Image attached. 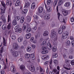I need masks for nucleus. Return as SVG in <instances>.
Returning <instances> with one entry per match:
<instances>
[{
	"label": "nucleus",
	"instance_id": "obj_1",
	"mask_svg": "<svg viewBox=\"0 0 74 74\" xmlns=\"http://www.w3.org/2000/svg\"><path fill=\"white\" fill-rule=\"evenodd\" d=\"M1 12L0 13L1 14V19H2V21L3 23H5L6 22V20L5 18V17H4V13L5 12V8H4L3 9V8H1Z\"/></svg>",
	"mask_w": 74,
	"mask_h": 74
},
{
	"label": "nucleus",
	"instance_id": "obj_2",
	"mask_svg": "<svg viewBox=\"0 0 74 74\" xmlns=\"http://www.w3.org/2000/svg\"><path fill=\"white\" fill-rule=\"evenodd\" d=\"M10 51L14 57H16L18 56V52L17 51H14L13 49H11Z\"/></svg>",
	"mask_w": 74,
	"mask_h": 74
},
{
	"label": "nucleus",
	"instance_id": "obj_3",
	"mask_svg": "<svg viewBox=\"0 0 74 74\" xmlns=\"http://www.w3.org/2000/svg\"><path fill=\"white\" fill-rule=\"evenodd\" d=\"M56 32L55 31H53L51 32V38H56Z\"/></svg>",
	"mask_w": 74,
	"mask_h": 74
},
{
	"label": "nucleus",
	"instance_id": "obj_4",
	"mask_svg": "<svg viewBox=\"0 0 74 74\" xmlns=\"http://www.w3.org/2000/svg\"><path fill=\"white\" fill-rule=\"evenodd\" d=\"M67 36H68V34L67 33V32H64L62 34V38L63 39H66L67 37Z\"/></svg>",
	"mask_w": 74,
	"mask_h": 74
},
{
	"label": "nucleus",
	"instance_id": "obj_5",
	"mask_svg": "<svg viewBox=\"0 0 74 74\" xmlns=\"http://www.w3.org/2000/svg\"><path fill=\"white\" fill-rule=\"evenodd\" d=\"M62 14L64 16H66L68 15V12H67V11L66 10L64 9H62Z\"/></svg>",
	"mask_w": 74,
	"mask_h": 74
},
{
	"label": "nucleus",
	"instance_id": "obj_6",
	"mask_svg": "<svg viewBox=\"0 0 74 74\" xmlns=\"http://www.w3.org/2000/svg\"><path fill=\"white\" fill-rule=\"evenodd\" d=\"M29 69L30 71H32V72L34 71V70H35V68H34V66H33V65H30L29 67Z\"/></svg>",
	"mask_w": 74,
	"mask_h": 74
},
{
	"label": "nucleus",
	"instance_id": "obj_7",
	"mask_svg": "<svg viewBox=\"0 0 74 74\" xmlns=\"http://www.w3.org/2000/svg\"><path fill=\"white\" fill-rule=\"evenodd\" d=\"M50 18V14H47L45 15L44 17L45 20L47 21V19H49Z\"/></svg>",
	"mask_w": 74,
	"mask_h": 74
},
{
	"label": "nucleus",
	"instance_id": "obj_8",
	"mask_svg": "<svg viewBox=\"0 0 74 74\" xmlns=\"http://www.w3.org/2000/svg\"><path fill=\"white\" fill-rule=\"evenodd\" d=\"M49 58V56L48 55H47V56L45 55V56H42V59L43 60H47V59H48Z\"/></svg>",
	"mask_w": 74,
	"mask_h": 74
},
{
	"label": "nucleus",
	"instance_id": "obj_9",
	"mask_svg": "<svg viewBox=\"0 0 74 74\" xmlns=\"http://www.w3.org/2000/svg\"><path fill=\"white\" fill-rule=\"evenodd\" d=\"M23 37L20 36L19 37L18 39V41L19 42H22V40H23Z\"/></svg>",
	"mask_w": 74,
	"mask_h": 74
},
{
	"label": "nucleus",
	"instance_id": "obj_10",
	"mask_svg": "<svg viewBox=\"0 0 74 74\" xmlns=\"http://www.w3.org/2000/svg\"><path fill=\"white\" fill-rule=\"evenodd\" d=\"M43 11V8L42 7H40L38 8V12L39 13H41Z\"/></svg>",
	"mask_w": 74,
	"mask_h": 74
},
{
	"label": "nucleus",
	"instance_id": "obj_11",
	"mask_svg": "<svg viewBox=\"0 0 74 74\" xmlns=\"http://www.w3.org/2000/svg\"><path fill=\"white\" fill-rule=\"evenodd\" d=\"M31 36H32L31 34L29 33L27 34L26 36V38L27 39H29V38H30L31 37Z\"/></svg>",
	"mask_w": 74,
	"mask_h": 74
},
{
	"label": "nucleus",
	"instance_id": "obj_12",
	"mask_svg": "<svg viewBox=\"0 0 74 74\" xmlns=\"http://www.w3.org/2000/svg\"><path fill=\"white\" fill-rule=\"evenodd\" d=\"M69 5H70V3L69 2H66L64 5V6L66 7H69Z\"/></svg>",
	"mask_w": 74,
	"mask_h": 74
},
{
	"label": "nucleus",
	"instance_id": "obj_13",
	"mask_svg": "<svg viewBox=\"0 0 74 74\" xmlns=\"http://www.w3.org/2000/svg\"><path fill=\"white\" fill-rule=\"evenodd\" d=\"M21 5V1L19 0L17 1L15 3V5L16 6H19Z\"/></svg>",
	"mask_w": 74,
	"mask_h": 74
},
{
	"label": "nucleus",
	"instance_id": "obj_14",
	"mask_svg": "<svg viewBox=\"0 0 74 74\" xmlns=\"http://www.w3.org/2000/svg\"><path fill=\"white\" fill-rule=\"evenodd\" d=\"M47 47L48 49H51V47H52L51 46V44L50 43H47Z\"/></svg>",
	"mask_w": 74,
	"mask_h": 74
},
{
	"label": "nucleus",
	"instance_id": "obj_15",
	"mask_svg": "<svg viewBox=\"0 0 74 74\" xmlns=\"http://www.w3.org/2000/svg\"><path fill=\"white\" fill-rule=\"evenodd\" d=\"M37 28L36 26H35L34 28H32V32L34 33L36 31V30H37Z\"/></svg>",
	"mask_w": 74,
	"mask_h": 74
},
{
	"label": "nucleus",
	"instance_id": "obj_16",
	"mask_svg": "<svg viewBox=\"0 0 74 74\" xmlns=\"http://www.w3.org/2000/svg\"><path fill=\"white\" fill-rule=\"evenodd\" d=\"M40 73L41 74H44V72H45V71L44 70H43L42 68H41V66H40Z\"/></svg>",
	"mask_w": 74,
	"mask_h": 74
},
{
	"label": "nucleus",
	"instance_id": "obj_17",
	"mask_svg": "<svg viewBox=\"0 0 74 74\" xmlns=\"http://www.w3.org/2000/svg\"><path fill=\"white\" fill-rule=\"evenodd\" d=\"M30 5V3L29 2H27L25 4V7L27 8Z\"/></svg>",
	"mask_w": 74,
	"mask_h": 74
},
{
	"label": "nucleus",
	"instance_id": "obj_18",
	"mask_svg": "<svg viewBox=\"0 0 74 74\" xmlns=\"http://www.w3.org/2000/svg\"><path fill=\"white\" fill-rule=\"evenodd\" d=\"M7 28L8 30H10L11 28V23H10L8 24L7 26Z\"/></svg>",
	"mask_w": 74,
	"mask_h": 74
},
{
	"label": "nucleus",
	"instance_id": "obj_19",
	"mask_svg": "<svg viewBox=\"0 0 74 74\" xmlns=\"http://www.w3.org/2000/svg\"><path fill=\"white\" fill-rule=\"evenodd\" d=\"M11 70L13 73H15L16 72V71L14 69V68L12 66L11 67Z\"/></svg>",
	"mask_w": 74,
	"mask_h": 74
},
{
	"label": "nucleus",
	"instance_id": "obj_20",
	"mask_svg": "<svg viewBox=\"0 0 74 74\" xmlns=\"http://www.w3.org/2000/svg\"><path fill=\"white\" fill-rule=\"evenodd\" d=\"M43 35L44 36H48V32L47 31H45L44 32Z\"/></svg>",
	"mask_w": 74,
	"mask_h": 74
},
{
	"label": "nucleus",
	"instance_id": "obj_21",
	"mask_svg": "<svg viewBox=\"0 0 74 74\" xmlns=\"http://www.w3.org/2000/svg\"><path fill=\"white\" fill-rule=\"evenodd\" d=\"M64 0H59L58 2V5H60L62 4V3L63 2Z\"/></svg>",
	"mask_w": 74,
	"mask_h": 74
},
{
	"label": "nucleus",
	"instance_id": "obj_22",
	"mask_svg": "<svg viewBox=\"0 0 74 74\" xmlns=\"http://www.w3.org/2000/svg\"><path fill=\"white\" fill-rule=\"evenodd\" d=\"M25 21V18L24 17H22L21 19L20 22L21 23H23L24 22V21Z\"/></svg>",
	"mask_w": 74,
	"mask_h": 74
},
{
	"label": "nucleus",
	"instance_id": "obj_23",
	"mask_svg": "<svg viewBox=\"0 0 74 74\" xmlns=\"http://www.w3.org/2000/svg\"><path fill=\"white\" fill-rule=\"evenodd\" d=\"M20 69H21L22 70H24L25 69V66L24 65H22L20 66Z\"/></svg>",
	"mask_w": 74,
	"mask_h": 74
},
{
	"label": "nucleus",
	"instance_id": "obj_24",
	"mask_svg": "<svg viewBox=\"0 0 74 74\" xmlns=\"http://www.w3.org/2000/svg\"><path fill=\"white\" fill-rule=\"evenodd\" d=\"M27 12V10L26 9L25 10H22V13L23 14H26Z\"/></svg>",
	"mask_w": 74,
	"mask_h": 74
},
{
	"label": "nucleus",
	"instance_id": "obj_25",
	"mask_svg": "<svg viewBox=\"0 0 74 74\" xmlns=\"http://www.w3.org/2000/svg\"><path fill=\"white\" fill-rule=\"evenodd\" d=\"M47 43L46 41H44L42 43L41 45L42 47H43V46H45V45H47Z\"/></svg>",
	"mask_w": 74,
	"mask_h": 74
},
{
	"label": "nucleus",
	"instance_id": "obj_26",
	"mask_svg": "<svg viewBox=\"0 0 74 74\" xmlns=\"http://www.w3.org/2000/svg\"><path fill=\"white\" fill-rule=\"evenodd\" d=\"M35 7V3H33L31 5V9H34Z\"/></svg>",
	"mask_w": 74,
	"mask_h": 74
},
{
	"label": "nucleus",
	"instance_id": "obj_27",
	"mask_svg": "<svg viewBox=\"0 0 74 74\" xmlns=\"http://www.w3.org/2000/svg\"><path fill=\"white\" fill-rule=\"evenodd\" d=\"M18 44L17 43H15V45L14 47V48L15 49H18Z\"/></svg>",
	"mask_w": 74,
	"mask_h": 74
},
{
	"label": "nucleus",
	"instance_id": "obj_28",
	"mask_svg": "<svg viewBox=\"0 0 74 74\" xmlns=\"http://www.w3.org/2000/svg\"><path fill=\"white\" fill-rule=\"evenodd\" d=\"M31 58H32V60H34V59H35V56H34V54H32L31 55Z\"/></svg>",
	"mask_w": 74,
	"mask_h": 74
},
{
	"label": "nucleus",
	"instance_id": "obj_29",
	"mask_svg": "<svg viewBox=\"0 0 74 74\" xmlns=\"http://www.w3.org/2000/svg\"><path fill=\"white\" fill-rule=\"evenodd\" d=\"M53 52H56L57 51V48L56 46H54L53 47Z\"/></svg>",
	"mask_w": 74,
	"mask_h": 74
},
{
	"label": "nucleus",
	"instance_id": "obj_30",
	"mask_svg": "<svg viewBox=\"0 0 74 74\" xmlns=\"http://www.w3.org/2000/svg\"><path fill=\"white\" fill-rule=\"evenodd\" d=\"M1 4H2L3 6L4 7V8H3V9H4V8H5V3H4V1H1Z\"/></svg>",
	"mask_w": 74,
	"mask_h": 74
},
{
	"label": "nucleus",
	"instance_id": "obj_31",
	"mask_svg": "<svg viewBox=\"0 0 74 74\" xmlns=\"http://www.w3.org/2000/svg\"><path fill=\"white\" fill-rule=\"evenodd\" d=\"M58 33L60 34H61L62 33V29L59 28L58 30Z\"/></svg>",
	"mask_w": 74,
	"mask_h": 74
},
{
	"label": "nucleus",
	"instance_id": "obj_32",
	"mask_svg": "<svg viewBox=\"0 0 74 74\" xmlns=\"http://www.w3.org/2000/svg\"><path fill=\"white\" fill-rule=\"evenodd\" d=\"M31 49H32V48L30 47H28L27 48V51L28 52H30L31 51Z\"/></svg>",
	"mask_w": 74,
	"mask_h": 74
},
{
	"label": "nucleus",
	"instance_id": "obj_33",
	"mask_svg": "<svg viewBox=\"0 0 74 74\" xmlns=\"http://www.w3.org/2000/svg\"><path fill=\"white\" fill-rule=\"evenodd\" d=\"M40 36V33H38L35 36V38L37 39L38 37H39Z\"/></svg>",
	"mask_w": 74,
	"mask_h": 74
},
{
	"label": "nucleus",
	"instance_id": "obj_34",
	"mask_svg": "<svg viewBox=\"0 0 74 74\" xmlns=\"http://www.w3.org/2000/svg\"><path fill=\"white\" fill-rule=\"evenodd\" d=\"M27 21L28 22H30V21H31V18H30V16H28L27 17Z\"/></svg>",
	"mask_w": 74,
	"mask_h": 74
},
{
	"label": "nucleus",
	"instance_id": "obj_35",
	"mask_svg": "<svg viewBox=\"0 0 74 74\" xmlns=\"http://www.w3.org/2000/svg\"><path fill=\"white\" fill-rule=\"evenodd\" d=\"M13 25H14V26L16 25V20H14L12 22Z\"/></svg>",
	"mask_w": 74,
	"mask_h": 74
},
{
	"label": "nucleus",
	"instance_id": "obj_36",
	"mask_svg": "<svg viewBox=\"0 0 74 74\" xmlns=\"http://www.w3.org/2000/svg\"><path fill=\"white\" fill-rule=\"evenodd\" d=\"M2 28L3 30H5L6 28H7V27L5 25H3L2 26Z\"/></svg>",
	"mask_w": 74,
	"mask_h": 74
},
{
	"label": "nucleus",
	"instance_id": "obj_37",
	"mask_svg": "<svg viewBox=\"0 0 74 74\" xmlns=\"http://www.w3.org/2000/svg\"><path fill=\"white\" fill-rule=\"evenodd\" d=\"M15 19L16 20V21H19V19L21 18L20 16H17L15 18Z\"/></svg>",
	"mask_w": 74,
	"mask_h": 74
},
{
	"label": "nucleus",
	"instance_id": "obj_38",
	"mask_svg": "<svg viewBox=\"0 0 74 74\" xmlns=\"http://www.w3.org/2000/svg\"><path fill=\"white\" fill-rule=\"evenodd\" d=\"M65 69L66 70H71V66H68L67 67H65Z\"/></svg>",
	"mask_w": 74,
	"mask_h": 74
},
{
	"label": "nucleus",
	"instance_id": "obj_39",
	"mask_svg": "<svg viewBox=\"0 0 74 74\" xmlns=\"http://www.w3.org/2000/svg\"><path fill=\"white\" fill-rule=\"evenodd\" d=\"M25 57L26 58H29L30 57V54H26L25 55Z\"/></svg>",
	"mask_w": 74,
	"mask_h": 74
},
{
	"label": "nucleus",
	"instance_id": "obj_40",
	"mask_svg": "<svg viewBox=\"0 0 74 74\" xmlns=\"http://www.w3.org/2000/svg\"><path fill=\"white\" fill-rule=\"evenodd\" d=\"M47 11H49V12H50V11H51V7H47Z\"/></svg>",
	"mask_w": 74,
	"mask_h": 74
},
{
	"label": "nucleus",
	"instance_id": "obj_41",
	"mask_svg": "<svg viewBox=\"0 0 74 74\" xmlns=\"http://www.w3.org/2000/svg\"><path fill=\"white\" fill-rule=\"evenodd\" d=\"M27 33H29L31 32V28H27Z\"/></svg>",
	"mask_w": 74,
	"mask_h": 74
},
{
	"label": "nucleus",
	"instance_id": "obj_42",
	"mask_svg": "<svg viewBox=\"0 0 74 74\" xmlns=\"http://www.w3.org/2000/svg\"><path fill=\"white\" fill-rule=\"evenodd\" d=\"M51 3V0H47V5H49Z\"/></svg>",
	"mask_w": 74,
	"mask_h": 74
},
{
	"label": "nucleus",
	"instance_id": "obj_43",
	"mask_svg": "<svg viewBox=\"0 0 74 74\" xmlns=\"http://www.w3.org/2000/svg\"><path fill=\"white\" fill-rule=\"evenodd\" d=\"M27 43V42L26 40H25L23 42V44L25 46H26Z\"/></svg>",
	"mask_w": 74,
	"mask_h": 74
},
{
	"label": "nucleus",
	"instance_id": "obj_44",
	"mask_svg": "<svg viewBox=\"0 0 74 74\" xmlns=\"http://www.w3.org/2000/svg\"><path fill=\"white\" fill-rule=\"evenodd\" d=\"M11 38L12 40H15V38H16V37L14 35H13L11 37Z\"/></svg>",
	"mask_w": 74,
	"mask_h": 74
},
{
	"label": "nucleus",
	"instance_id": "obj_45",
	"mask_svg": "<svg viewBox=\"0 0 74 74\" xmlns=\"http://www.w3.org/2000/svg\"><path fill=\"white\" fill-rule=\"evenodd\" d=\"M10 0H7L6 1V4L8 6L9 5V4H10Z\"/></svg>",
	"mask_w": 74,
	"mask_h": 74
},
{
	"label": "nucleus",
	"instance_id": "obj_46",
	"mask_svg": "<svg viewBox=\"0 0 74 74\" xmlns=\"http://www.w3.org/2000/svg\"><path fill=\"white\" fill-rule=\"evenodd\" d=\"M26 29V26L25 25H24L23 27V30H25Z\"/></svg>",
	"mask_w": 74,
	"mask_h": 74
},
{
	"label": "nucleus",
	"instance_id": "obj_47",
	"mask_svg": "<svg viewBox=\"0 0 74 74\" xmlns=\"http://www.w3.org/2000/svg\"><path fill=\"white\" fill-rule=\"evenodd\" d=\"M57 3H58V1H55L54 2V6H56V5L57 4Z\"/></svg>",
	"mask_w": 74,
	"mask_h": 74
},
{
	"label": "nucleus",
	"instance_id": "obj_48",
	"mask_svg": "<svg viewBox=\"0 0 74 74\" xmlns=\"http://www.w3.org/2000/svg\"><path fill=\"white\" fill-rule=\"evenodd\" d=\"M58 57V55L56 54H54L53 55V58H57Z\"/></svg>",
	"mask_w": 74,
	"mask_h": 74
},
{
	"label": "nucleus",
	"instance_id": "obj_49",
	"mask_svg": "<svg viewBox=\"0 0 74 74\" xmlns=\"http://www.w3.org/2000/svg\"><path fill=\"white\" fill-rule=\"evenodd\" d=\"M70 44V41L69 40L66 43V45H69Z\"/></svg>",
	"mask_w": 74,
	"mask_h": 74
},
{
	"label": "nucleus",
	"instance_id": "obj_50",
	"mask_svg": "<svg viewBox=\"0 0 74 74\" xmlns=\"http://www.w3.org/2000/svg\"><path fill=\"white\" fill-rule=\"evenodd\" d=\"M71 65H74V60H72L71 62Z\"/></svg>",
	"mask_w": 74,
	"mask_h": 74
},
{
	"label": "nucleus",
	"instance_id": "obj_51",
	"mask_svg": "<svg viewBox=\"0 0 74 74\" xmlns=\"http://www.w3.org/2000/svg\"><path fill=\"white\" fill-rule=\"evenodd\" d=\"M19 25H17L15 27V29H19Z\"/></svg>",
	"mask_w": 74,
	"mask_h": 74
},
{
	"label": "nucleus",
	"instance_id": "obj_52",
	"mask_svg": "<svg viewBox=\"0 0 74 74\" xmlns=\"http://www.w3.org/2000/svg\"><path fill=\"white\" fill-rule=\"evenodd\" d=\"M58 61L57 60H54V64H58Z\"/></svg>",
	"mask_w": 74,
	"mask_h": 74
},
{
	"label": "nucleus",
	"instance_id": "obj_53",
	"mask_svg": "<svg viewBox=\"0 0 74 74\" xmlns=\"http://www.w3.org/2000/svg\"><path fill=\"white\" fill-rule=\"evenodd\" d=\"M42 49L43 50H46L47 49V47L43 46L42 47Z\"/></svg>",
	"mask_w": 74,
	"mask_h": 74
},
{
	"label": "nucleus",
	"instance_id": "obj_54",
	"mask_svg": "<svg viewBox=\"0 0 74 74\" xmlns=\"http://www.w3.org/2000/svg\"><path fill=\"white\" fill-rule=\"evenodd\" d=\"M57 15L58 16V19H59V20H60L59 18L60 17V13L58 12L57 13Z\"/></svg>",
	"mask_w": 74,
	"mask_h": 74
},
{
	"label": "nucleus",
	"instance_id": "obj_55",
	"mask_svg": "<svg viewBox=\"0 0 74 74\" xmlns=\"http://www.w3.org/2000/svg\"><path fill=\"white\" fill-rule=\"evenodd\" d=\"M11 19V18L10 17V15H8V22H10V20Z\"/></svg>",
	"mask_w": 74,
	"mask_h": 74
},
{
	"label": "nucleus",
	"instance_id": "obj_56",
	"mask_svg": "<svg viewBox=\"0 0 74 74\" xmlns=\"http://www.w3.org/2000/svg\"><path fill=\"white\" fill-rule=\"evenodd\" d=\"M70 20L72 22H73L74 21V19L73 17H72L70 19Z\"/></svg>",
	"mask_w": 74,
	"mask_h": 74
},
{
	"label": "nucleus",
	"instance_id": "obj_57",
	"mask_svg": "<svg viewBox=\"0 0 74 74\" xmlns=\"http://www.w3.org/2000/svg\"><path fill=\"white\" fill-rule=\"evenodd\" d=\"M3 52V47H2L1 49L0 53H2Z\"/></svg>",
	"mask_w": 74,
	"mask_h": 74
},
{
	"label": "nucleus",
	"instance_id": "obj_58",
	"mask_svg": "<svg viewBox=\"0 0 74 74\" xmlns=\"http://www.w3.org/2000/svg\"><path fill=\"white\" fill-rule=\"evenodd\" d=\"M70 39H71V40H73V41H74V37H73V36H70Z\"/></svg>",
	"mask_w": 74,
	"mask_h": 74
},
{
	"label": "nucleus",
	"instance_id": "obj_59",
	"mask_svg": "<svg viewBox=\"0 0 74 74\" xmlns=\"http://www.w3.org/2000/svg\"><path fill=\"white\" fill-rule=\"evenodd\" d=\"M53 71L54 73H56L57 72V69H53Z\"/></svg>",
	"mask_w": 74,
	"mask_h": 74
},
{
	"label": "nucleus",
	"instance_id": "obj_60",
	"mask_svg": "<svg viewBox=\"0 0 74 74\" xmlns=\"http://www.w3.org/2000/svg\"><path fill=\"white\" fill-rule=\"evenodd\" d=\"M32 46L34 49L36 48V46L34 45H32Z\"/></svg>",
	"mask_w": 74,
	"mask_h": 74
},
{
	"label": "nucleus",
	"instance_id": "obj_61",
	"mask_svg": "<svg viewBox=\"0 0 74 74\" xmlns=\"http://www.w3.org/2000/svg\"><path fill=\"white\" fill-rule=\"evenodd\" d=\"M1 74H4V70L1 71Z\"/></svg>",
	"mask_w": 74,
	"mask_h": 74
},
{
	"label": "nucleus",
	"instance_id": "obj_62",
	"mask_svg": "<svg viewBox=\"0 0 74 74\" xmlns=\"http://www.w3.org/2000/svg\"><path fill=\"white\" fill-rule=\"evenodd\" d=\"M18 32H19V33H21V32H22V29L20 28L18 29Z\"/></svg>",
	"mask_w": 74,
	"mask_h": 74
},
{
	"label": "nucleus",
	"instance_id": "obj_63",
	"mask_svg": "<svg viewBox=\"0 0 74 74\" xmlns=\"http://www.w3.org/2000/svg\"><path fill=\"white\" fill-rule=\"evenodd\" d=\"M71 44L72 47H74V41H72L71 42Z\"/></svg>",
	"mask_w": 74,
	"mask_h": 74
},
{
	"label": "nucleus",
	"instance_id": "obj_64",
	"mask_svg": "<svg viewBox=\"0 0 74 74\" xmlns=\"http://www.w3.org/2000/svg\"><path fill=\"white\" fill-rule=\"evenodd\" d=\"M62 74H68V73L66 72H64L62 73Z\"/></svg>",
	"mask_w": 74,
	"mask_h": 74
}]
</instances>
